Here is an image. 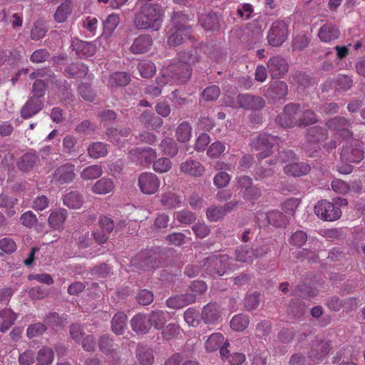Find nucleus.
I'll list each match as a JSON object with an SVG mask.
<instances>
[{
    "instance_id": "obj_1",
    "label": "nucleus",
    "mask_w": 365,
    "mask_h": 365,
    "mask_svg": "<svg viewBox=\"0 0 365 365\" xmlns=\"http://www.w3.org/2000/svg\"><path fill=\"white\" fill-rule=\"evenodd\" d=\"M163 10L158 4L145 3L135 14L133 24L138 29L158 31L162 24Z\"/></svg>"
},
{
    "instance_id": "obj_2",
    "label": "nucleus",
    "mask_w": 365,
    "mask_h": 365,
    "mask_svg": "<svg viewBox=\"0 0 365 365\" xmlns=\"http://www.w3.org/2000/svg\"><path fill=\"white\" fill-rule=\"evenodd\" d=\"M189 20L188 16L181 12L174 14L172 17L173 26L167 34L168 43L170 46H177L191 37L192 28L187 24Z\"/></svg>"
},
{
    "instance_id": "obj_3",
    "label": "nucleus",
    "mask_w": 365,
    "mask_h": 365,
    "mask_svg": "<svg viewBox=\"0 0 365 365\" xmlns=\"http://www.w3.org/2000/svg\"><path fill=\"white\" fill-rule=\"evenodd\" d=\"M179 61L173 62L168 66L169 72H178L177 79L180 83H185L191 76L190 66L197 61L195 51H182L178 54Z\"/></svg>"
},
{
    "instance_id": "obj_4",
    "label": "nucleus",
    "mask_w": 365,
    "mask_h": 365,
    "mask_svg": "<svg viewBox=\"0 0 365 365\" xmlns=\"http://www.w3.org/2000/svg\"><path fill=\"white\" fill-rule=\"evenodd\" d=\"M279 142V139L277 136L263 133L252 140V146L256 151H259L257 158L262 160L271 155V149L278 145Z\"/></svg>"
},
{
    "instance_id": "obj_5",
    "label": "nucleus",
    "mask_w": 365,
    "mask_h": 365,
    "mask_svg": "<svg viewBox=\"0 0 365 365\" xmlns=\"http://www.w3.org/2000/svg\"><path fill=\"white\" fill-rule=\"evenodd\" d=\"M300 105L290 103L284 108L283 112L277 118V123L284 128L294 127L298 125L300 126Z\"/></svg>"
},
{
    "instance_id": "obj_6",
    "label": "nucleus",
    "mask_w": 365,
    "mask_h": 365,
    "mask_svg": "<svg viewBox=\"0 0 365 365\" xmlns=\"http://www.w3.org/2000/svg\"><path fill=\"white\" fill-rule=\"evenodd\" d=\"M230 257L227 255H212L205 259L203 267L212 275L222 276L228 268Z\"/></svg>"
},
{
    "instance_id": "obj_7",
    "label": "nucleus",
    "mask_w": 365,
    "mask_h": 365,
    "mask_svg": "<svg viewBox=\"0 0 365 365\" xmlns=\"http://www.w3.org/2000/svg\"><path fill=\"white\" fill-rule=\"evenodd\" d=\"M315 214L325 221H334L341 215L340 208L334 204L324 200L319 201L314 207Z\"/></svg>"
},
{
    "instance_id": "obj_8",
    "label": "nucleus",
    "mask_w": 365,
    "mask_h": 365,
    "mask_svg": "<svg viewBox=\"0 0 365 365\" xmlns=\"http://www.w3.org/2000/svg\"><path fill=\"white\" fill-rule=\"evenodd\" d=\"M287 26L283 21H277L272 24L267 35L269 43L272 46L282 45L287 38Z\"/></svg>"
},
{
    "instance_id": "obj_9",
    "label": "nucleus",
    "mask_w": 365,
    "mask_h": 365,
    "mask_svg": "<svg viewBox=\"0 0 365 365\" xmlns=\"http://www.w3.org/2000/svg\"><path fill=\"white\" fill-rule=\"evenodd\" d=\"M364 156V150L361 143L357 140H351L344 146L341 158L349 163H359Z\"/></svg>"
},
{
    "instance_id": "obj_10",
    "label": "nucleus",
    "mask_w": 365,
    "mask_h": 365,
    "mask_svg": "<svg viewBox=\"0 0 365 365\" xmlns=\"http://www.w3.org/2000/svg\"><path fill=\"white\" fill-rule=\"evenodd\" d=\"M257 219L259 227L266 225L267 222L274 227H280L285 226L288 222L287 215L277 210L269 212H260L257 214Z\"/></svg>"
},
{
    "instance_id": "obj_11",
    "label": "nucleus",
    "mask_w": 365,
    "mask_h": 365,
    "mask_svg": "<svg viewBox=\"0 0 365 365\" xmlns=\"http://www.w3.org/2000/svg\"><path fill=\"white\" fill-rule=\"evenodd\" d=\"M138 185L142 192L152 195L158 190L160 180L154 173H144L138 177Z\"/></svg>"
},
{
    "instance_id": "obj_12",
    "label": "nucleus",
    "mask_w": 365,
    "mask_h": 365,
    "mask_svg": "<svg viewBox=\"0 0 365 365\" xmlns=\"http://www.w3.org/2000/svg\"><path fill=\"white\" fill-rule=\"evenodd\" d=\"M331 349L329 341L321 340L313 342L308 353V358L314 363H319L328 355Z\"/></svg>"
},
{
    "instance_id": "obj_13",
    "label": "nucleus",
    "mask_w": 365,
    "mask_h": 365,
    "mask_svg": "<svg viewBox=\"0 0 365 365\" xmlns=\"http://www.w3.org/2000/svg\"><path fill=\"white\" fill-rule=\"evenodd\" d=\"M326 125L329 130L334 133V135L344 138L352 135L351 132L349 130L350 123L344 117L337 116L331 118L327 122Z\"/></svg>"
},
{
    "instance_id": "obj_14",
    "label": "nucleus",
    "mask_w": 365,
    "mask_h": 365,
    "mask_svg": "<svg viewBox=\"0 0 365 365\" xmlns=\"http://www.w3.org/2000/svg\"><path fill=\"white\" fill-rule=\"evenodd\" d=\"M267 68L273 78H282L288 71L287 61L280 56H274L267 62Z\"/></svg>"
},
{
    "instance_id": "obj_15",
    "label": "nucleus",
    "mask_w": 365,
    "mask_h": 365,
    "mask_svg": "<svg viewBox=\"0 0 365 365\" xmlns=\"http://www.w3.org/2000/svg\"><path fill=\"white\" fill-rule=\"evenodd\" d=\"M237 103L239 107L251 110L259 109L264 105V101L262 97L249 94L238 95Z\"/></svg>"
},
{
    "instance_id": "obj_16",
    "label": "nucleus",
    "mask_w": 365,
    "mask_h": 365,
    "mask_svg": "<svg viewBox=\"0 0 365 365\" xmlns=\"http://www.w3.org/2000/svg\"><path fill=\"white\" fill-rule=\"evenodd\" d=\"M75 176V165L71 163L58 167L53 174L54 179L61 184L72 182Z\"/></svg>"
},
{
    "instance_id": "obj_17",
    "label": "nucleus",
    "mask_w": 365,
    "mask_h": 365,
    "mask_svg": "<svg viewBox=\"0 0 365 365\" xmlns=\"http://www.w3.org/2000/svg\"><path fill=\"white\" fill-rule=\"evenodd\" d=\"M131 160L138 162L140 165L151 163L156 158L155 151L151 148H138L130 151Z\"/></svg>"
},
{
    "instance_id": "obj_18",
    "label": "nucleus",
    "mask_w": 365,
    "mask_h": 365,
    "mask_svg": "<svg viewBox=\"0 0 365 365\" xmlns=\"http://www.w3.org/2000/svg\"><path fill=\"white\" fill-rule=\"evenodd\" d=\"M153 45V39L148 34H143L135 38L130 47L134 54L144 53L148 51Z\"/></svg>"
},
{
    "instance_id": "obj_19",
    "label": "nucleus",
    "mask_w": 365,
    "mask_h": 365,
    "mask_svg": "<svg viewBox=\"0 0 365 365\" xmlns=\"http://www.w3.org/2000/svg\"><path fill=\"white\" fill-rule=\"evenodd\" d=\"M195 299V294L186 293L170 297L167 299L166 304L169 308L178 309L193 303Z\"/></svg>"
},
{
    "instance_id": "obj_20",
    "label": "nucleus",
    "mask_w": 365,
    "mask_h": 365,
    "mask_svg": "<svg viewBox=\"0 0 365 365\" xmlns=\"http://www.w3.org/2000/svg\"><path fill=\"white\" fill-rule=\"evenodd\" d=\"M132 329L140 334L147 333L151 328V322L148 314H138L133 317L130 321Z\"/></svg>"
},
{
    "instance_id": "obj_21",
    "label": "nucleus",
    "mask_w": 365,
    "mask_h": 365,
    "mask_svg": "<svg viewBox=\"0 0 365 365\" xmlns=\"http://www.w3.org/2000/svg\"><path fill=\"white\" fill-rule=\"evenodd\" d=\"M130 81V76L125 72H116L108 78L103 77V81L110 88L126 86Z\"/></svg>"
},
{
    "instance_id": "obj_22",
    "label": "nucleus",
    "mask_w": 365,
    "mask_h": 365,
    "mask_svg": "<svg viewBox=\"0 0 365 365\" xmlns=\"http://www.w3.org/2000/svg\"><path fill=\"white\" fill-rule=\"evenodd\" d=\"M288 87L284 81H275L266 91V96L273 100L283 99L287 94Z\"/></svg>"
},
{
    "instance_id": "obj_23",
    "label": "nucleus",
    "mask_w": 365,
    "mask_h": 365,
    "mask_svg": "<svg viewBox=\"0 0 365 365\" xmlns=\"http://www.w3.org/2000/svg\"><path fill=\"white\" fill-rule=\"evenodd\" d=\"M339 36V30L332 24H325L319 30V39L325 43H329Z\"/></svg>"
},
{
    "instance_id": "obj_24",
    "label": "nucleus",
    "mask_w": 365,
    "mask_h": 365,
    "mask_svg": "<svg viewBox=\"0 0 365 365\" xmlns=\"http://www.w3.org/2000/svg\"><path fill=\"white\" fill-rule=\"evenodd\" d=\"M180 169L182 173L195 177L201 176L205 172L201 163L194 160H188L181 163Z\"/></svg>"
},
{
    "instance_id": "obj_25",
    "label": "nucleus",
    "mask_w": 365,
    "mask_h": 365,
    "mask_svg": "<svg viewBox=\"0 0 365 365\" xmlns=\"http://www.w3.org/2000/svg\"><path fill=\"white\" fill-rule=\"evenodd\" d=\"M67 215V211L62 208L52 211L48 219L50 227L57 230L63 229Z\"/></svg>"
},
{
    "instance_id": "obj_26",
    "label": "nucleus",
    "mask_w": 365,
    "mask_h": 365,
    "mask_svg": "<svg viewBox=\"0 0 365 365\" xmlns=\"http://www.w3.org/2000/svg\"><path fill=\"white\" fill-rule=\"evenodd\" d=\"M220 317V309L217 304L210 303L202 311V319L205 324L215 323Z\"/></svg>"
},
{
    "instance_id": "obj_27",
    "label": "nucleus",
    "mask_w": 365,
    "mask_h": 365,
    "mask_svg": "<svg viewBox=\"0 0 365 365\" xmlns=\"http://www.w3.org/2000/svg\"><path fill=\"white\" fill-rule=\"evenodd\" d=\"M287 175L299 177L307 174L310 171V166L305 163H292L284 168Z\"/></svg>"
},
{
    "instance_id": "obj_28",
    "label": "nucleus",
    "mask_w": 365,
    "mask_h": 365,
    "mask_svg": "<svg viewBox=\"0 0 365 365\" xmlns=\"http://www.w3.org/2000/svg\"><path fill=\"white\" fill-rule=\"evenodd\" d=\"M72 46L76 53L82 57L91 56L96 51L95 45L87 41L77 40L73 43Z\"/></svg>"
},
{
    "instance_id": "obj_29",
    "label": "nucleus",
    "mask_w": 365,
    "mask_h": 365,
    "mask_svg": "<svg viewBox=\"0 0 365 365\" xmlns=\"http://www.w3.org/2000/svg\"><path fill=\"white\" fill-rule=\"evenodd\" d=\"M16 319V314L9 308L0 311V330L5 332L14 324Z\"/></svg>"
},
{
    "instance_id": "obj_30",
    "label": "nucleus",
    "mask_w": 365,
    "mask_h": 365,
    "mask_svg": "<svg viewBox=\"0 0 365 365\" xmlns=\"http://www.w3.org/2000/svg\"><path fill=\"white\" fill-rule=\"evenodd\" d=\"M130 132V130L129 128H122L120 130L110 128L107 131V135L110 142L118 146H122L125 138L129 135Z\"/></svg>"
},
{
    "instance_id": "obj_31",
    "label": "nucleus",
    "mask_w": 365,
    "mask_h": 365,
    "mask_svg": "<svg viewBox=\"0 0 365 365\" xmlns=\"http://www.w3.org/2000/svg\"><path fill=\"white\" fill-rule=\"evenodd\" d=\"M120 17L118 14H111L103 21V33L102 36L109 38L115 29L119 25Z\"/></svg>"
},
{
    "instance_id": "obj_32",
    "label": "nucleus",
    "mask_w": 365,
    "mask_h": 365,
    "mask_svg": "<svg viewBox=\"0 0 365 365\" xmlns=\"http://www.w3.org/2000/svg\"><path fill=\"white\" fill-rule=\"evenodd\" d=\"M219 17L215 13H207L201 14L199 23L206 31H211L217 29L219 26Z\"/></svg>"
},
{
    "instance_id": "obj_33",
    "label": "nucleus",
    "mask_w": 365,
    "mask_h": 365,
    "mask_svg": "<svg viewBox=\"0 0 365 365\" xmlns=\"http://www.w3.org/2000/svg\"><path fill=\"white\" fill-rule=\"evenodd\" d=\"M257 257H259V254L254 249L247 246H242L236 250V259L237 261L251 263Z\"/></svg>"
},
{
    "instance_id": "obj_34",
    "label": "nucleus",
    "mask_w": 365,
    "mask_h": 365,
    "mask_svg": "<svg viewBox=\"0 0 365 365\" xmlns=\"http://www.w3.org/2000/svg\"><path fill=\"white\" fill-rule=\"evenodd\" d=\"M42 107V103L38 99L31 98L21 109V113L24 118H29L37 113Z\"/></svg>"
},
{
    "instance_id": "obj_35",
    "label": "nucleus",
    "mask_w": 365,
    "mask_h": 365,
    "mask_svg": "<svg viewBox=\"0 0 365 365\" xmlns=\"http://www.w3.org/2000/svg\"><path fill=\"white\" fill-rule=\"evenodd\" d=\"M113 182L109 178H103L93 185L91 190L98 195H106L113 191Z\"/></svg>"
},
{
    "instance_id": "obj_36",
    "label": "nucleus",
    "mask_w": 365,
    "mask_h": 365,
    "mask_svg": "<svg viewBox=\"0 0 365 365\" xmlns=\"http://www.w3.org/2000/svg\"><path fill=\"white\" fill-rule=\"evenodd\" d=\"M136 356L142 365H151L154 361L153 350L145 346H138L136 350Z\"/></svg>"
},
{
    "instance_id": "obj_37",
    "label": "nucleus",
    "mask_w": 365,
    "mask_h": 365,
    "mask_svg": "<svg viewBox=\"0 0 365 365\" xmlns=\"http://www.w3.org/2000/svg\"><path fill=\"white\" fill-rule=\"evenodd\" d=\"M148 317L151 322V327L154 326L155 329H160L168 320L169 313L162 310H156L148 314Z\"/></svg>"
},
{
    "instance_id": "obj_38",
    "label": "nucleus",
    "mask_w": 365,
    "mask_h": 365,
    "mask_svg": "<svg viewBox=\"0 0 365 365\" xmlns=\"http://www.w3.org/2000/svg\"><path fill=\"white\" fill-rule=\"evenodd\" d=\"M177 76H179L178 72H169L168 66L165 68L161 76L156 78V83L159 87L163 86L166 84H182L183 83L178 82Z\"/></svg>"
},
{
    "instance_id": "obj_39",
    "label": "nucleus",
    "mask_w": 365,
    "mask_h": 365,
    "mask_svg": "<svg viewBox=\"0 0 365 365\" xmlns=\"http://www.w3.org/2000/svg\"><path fill=\"white\" fill-rule=\"evenodd\" d=\"M127 316L123 312H118L113 317L112 320V329L118 335L123 333L124 329L127 326Z\"/></svg>"
},
{
    "instance_id": "obj_40",
    "label": "nucleus",
    "mask_w": 365,
    "mask_h": 365,
    "mask_svg": "<svg viewBox=\"0 0 365 365\" xmlns=\"http://www.w3.org/2000/svg\"><path fill=\"white\" fill-rule=\"evenodd\" d=\"M38 161V158L35 153H28L24 154L18 163L20 170L28 171L34 168Z\"/></svg>"
},
{
    "instance_id": "obj_41",
    "label": "nucleus",
    "mask_w": 365,
    "mask_h": 365,
    "mask_svg": "<svg viewBox=\"0 0 365 365\" xmlns=\"http://www.w3.org/2000/svg\"><path fill=\"white\" fill-rule=\"evenodd\" d=\"M103 174V168L99 165H92L82 170L80 173L81 178L85 180H94Z\"/></svg>"
},
{
    "instance_id": "obj_42",
    "label": "nucleus",
    "mask_w": 365,
    "mask_h": 365,
    "mask_svg": "<svg viewBox=\"0 0 365 365\" xmlns=\"http://www.w3.org/2000/svg\"><path fill=\"white\" fill-rule=\"evenodd\" d=\"M328 134L327 130L319 126H313L310 128L307 134V138L310 142H319L327 138Z\"/></svg>"
},
{
    "instance_id": "obj_43",
    "label": "nucleus",
    "mask_w": 365,
    "mask_h": 365,
    "mask_svg": "<svg viewBox=\"0 0 365 365\" xmlns=\"http://www.w3.org/2000/svg\"><path fill=\"white\" fill-rule=\"evenodd\" d=\"M88 155L93 159L104 157L108 153L107 146L101 142H96L90 145L88 148Z\"/></svg>"
},
{
    "instance_id": "obj_44",
    "label": "nucleus",
    "mask_w": 365,
    "mask_h": 365,
    "mask_svg": "<svg viewBox=\"0 0 365 365\" xmlns=\"http://www.w3.org/2000/svg\"><path fill=\"white\" fill-rule=\"evenodd\" d=\"M63 204L71 209H78L83 205V198L76 192H71L63 197Z\"/></svg>"
},
{
    "instance_id": "obj_45",
    "label": "nucleus",
    "mask_w": 365,
    "mask_h": 365,
    "mask_svg": "<svg viewBox=\"0 0 365 365\" xmlns=\"http://www.w3.org/2000/svg\"><path fill=\"white\" fill-rule=\"evenodd\" d=\"M223 342L224 336L222 334L213 333L205 341V347L207 351H215L217 350Z\"/></svg>"
},
{
    "instance_id": "obj_46",
    "label": "nucleus",
    "mask_w": 365,
    "mask_h": 365,
    "mask_svg": "<svg viewBox=\"0 0 365 365\" xmlns=\"http://www.w3.org/2000/svg\"><path fill=\"white\" fill-rule=\"evenodd\" d=\"M53 359V351L48 347L41 348L36 355V359L39 365H50L52 364Z\"/></svg>"
},
{
    "instance_id": "obj_47",
    "label": "nucleus",
    "mask_w": 365,
    "mask_h": 365,
    "mask_svg": "<svg viewBox=\"0 0 365 365\" xmlns=\"http://www.w3.org/2000/svg\"><path fill=\"white\" fill-rule=\"evenodd\" d=\"M162 204L169 209L179 207L182 202L180 197L173 192H166L161 195Z\"/></svg>"
},
{
    "instance_id": "obj_48",
    "label": "nucleus",
    "mask_w": 365,
    "mask_h": 365,
    "mask_svg": "<svg viewBox=\"0 0 365 365\" xmlns=\"http://www.w3.org/2000/svg\"><path fill=\"white\" fill-rule=\"evenodd\" d=\"M72 8L71 4L69 1H65L61 5H60L55 14L54 19L58 23L64 22L71 14Z\"/></svg>"
},
{
    "instance_id": "obj_49",
    "label": "nucleus",
    "mask_w": 365,
    "mask_h": 365,
    "mask_svg": "<svg viewBox=\"0 0 365 365\" xmlns=\"http://www.w3.org/2000/svg\"><path fill=\"white\" fill-rule=\"evenodd\" d=\"M138 69L140 73V76L143 78H150L155 74L156 71V67L155 64L149 60H144L140 61L138 65Z\"/></svg>"
},
{
    "instance_id": "obj_50",
    "label": "nucleus",
    "mask_w": 365,
    "mask_h": 365,
    "mask_svg": "<svg viewBox=\"0 0 365 365\" xmlns=\"http://www.w3.org/2000/svg\"><path fill=\"white\" fill-rule=\"evenodd\" d=\"M88 68L83 64H72L65 68L64 73L69 77L80 78L87 73Z\"/></svg>"
},
{
    "instance_id": "obj_51",
    "label": "nucleus",
    "mask_w": 365,
    "mask_h": 365,
    "mask_svg": "<svg viewBox=\"0 0 365 365\" xmlns=\"http://www.w3.org/2000/svg\"><path fill=\"white\" fill-rule=\"evenodd\" d=\"M192 128L189 123L183 122L180 124L176 130V136L179 141L185 143L191 137Z\"/></svg>"
},
{
    "instance_id": "obj_52",
    "label": "nucleus",
    "mask_w": 365,
    "mask_h": 365,
    "mask_svg": "<svg viewBox=\"0 0 365 365\" xmlns=\"http://www.w3.org/2000/svg\"><path fill=\"white\" fill-rule=\"evenodd\" d=\"M249 324V319L247 316L239 314L232 317L230 322V327L232 329L238 331L245 330Z\"/></svg>"
},
{
    "instance_id": "obj_53",
    "label": "nucleus",
    "mask_w": 365,
    "mask_h": 365,
    "mask_svg": "<svg viewBox=\"0 0 365 365\" xmlns=\"http://www.w3.org/2000/svg\"><path fill=\"white\" fill-rule=\"evenodd\" d=\"M300 111L302 112V115L300 116V126H306L317 121L315 114L310 109L305 106H300Z\"/></svg>"
},
{
    "instance_id": "obj_54",
    "label": "nucleus",
    "mask_w": 365,
    "mask_h": 365,
    "mask_svg": "<svg viewBox=\"0 0 365 365\" xmlns=\"http://www.w3.org/2000/svg\"><path fill=\"white\" fill-rule=\"evenodd\" d=\"M162 150L170 156H175L178 153V146L173 138H165L160 143Z\"/></svg>"
},
{
    "instance_id": "obj_55",
    "label": "nucleus",
    "mask_w": 365,
    "mask_h": 365,
    "mask_svg": "<svg viewBox=\"0 0 365 365\" xmlns=\"http://www.w3.org/2000/svg\"><path fill=\"white\" fill-rule=\"evenodd\" d=\"M307 240V233L302 230L294 232L289 239V242L297 247L302 246Z\"/></svg>"
},
{
    "instance_id": "obj_56",
    "label": "nucleus",
    "mask_w": 365,
    "mask_h": 365,
    "mask_svg": "<svg viewBox=\"0 0 365 365\" xmlns=\"http://www.w3.org/2000/svg\"><path fill=\"white\" fill-rule=\"evenodd\" d=\"M199 313L194 308L187 309L184 313L185 321L189 326L196 327L199 324Z\"/></svg>"
},
{
    "instance_id": "obj_57",
    "label": "nucleus",
    "mask_w": 365,
    "mask_h": 365,
    "mask_svg": "<svg viewBox=\"0 0 365 365\" xmlns=\"http://www.w3.org/2000/svg\"><path fill=\"white\" fill-rule=\"evenodd\" d=\"M180 332V327L175 324L170 323L163 329L162 334L165 339L170 340L177 336Z\"/></svg>"
},
{
    "instance_id": "obj_58",
    "label": "nucleus",
    "mask_w": 365,
    "mask_h": 365,
    "mask_svg": "<svg viewBox=\"0 0 365 365\" xmlns=\"http://www.w3.org/2000/svg\"><path fill=\"white\" fill-rule=\"evenodd\" d=\"M171 162L168 158H162L154 162L153 169L160 173H166L171 168Z\"/></svg>"
},
{
    "instance_id": "obj_59",
    "label": "nucleus",
    "mask_w": 365,
    "mask_h": 365,
    "mask_svg": "<svg viewBox=\"0 0 365 365\" xmlns=\"http://www.w3.org/2000/svg\"><path fill=\"white\" fill-rule=\"evenodd\" d=\"M176 219L182 224H190L195 220V215L189 210H181L175 213Z\"/></svg>"
},
{
    "instance_id": "obj_60",
    "label": "nucleus",
    "mask_w": 365,
    "mask_h": 365,
    "mask_svg": "<svg viewBox=\"0 0 365 365\" xmlns=\"http://www.w3.org/2000/svg\"><path fill=\"white\" fill-rule=\"evenodd\" d=\"M225 145L219 141H217L210 145L207 151V154L210 157L215 158L220 156V155L222 153L225 151Z\"/></svg>"
},
{
    "instance_id": "obj_61",
    "label": "nucleus",
    "mask_w": 365,
    "mask_h": 365,
    "mask_svg": "<svg viewBox=\"0 0 365 365\" xmlns=\"http://www.w3.org/2000/svg\"><path fill=\"white\" fill-rule=\"evenodd\" d=\"M207 217L211 221H217L225 215L221 207L211 206L207 210Z\"/></svg>"
},
{
    "instance_id": "obj_62",
    "label": "nucleus",
    "mask_w": 365,
    "mask_h": 365,
    "mask_svg": "<svg viewBox=\"0 0 365 365\" xmlns=\"http://www.w3.org/2000/svg\"><path fill=\"white\" fill-rule=\"evenodd\" d=\"M352 86V80L347 76H339L335 81V88L346 91Z\"/></svg>"
},
{
    "instance_id": "obj_63",
    "label": "nucleus",
    "mask_w": 365,
    "mask_h": 365,
    "mask_svg": "<svg viewBox=\"0 0 365 365\" xmlns=\"http://www.w3.org/2000/svg\"><path fill=\"white\" fill-rule=\"evenodd\" d=\"M46 33L45 26L41 22H36L31 29V38L34 40H38L43 37Z\"/></svg>"
},
{
    "instance_id": "obj_64",
    "label": "nucleus",
    "mask_w": 365,
    "mask_h": 365,
    "mask_svg": "<svg viewBox=\"0 0 365 365\" xmlns=\"http://www.w3.org/2000/svg\"><path fill=\"white\" fill-rule=\"evenodd\" d=\"M36 358V354L33 350H26L19 356V362L21 365L32 364Z\"/></svg>"
}]
</instances>
